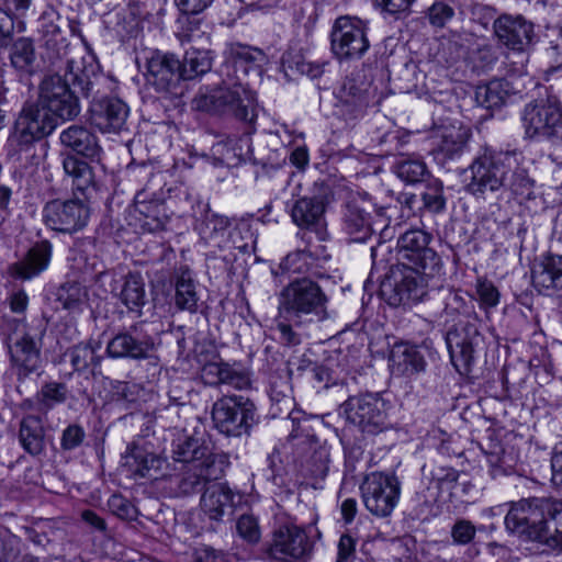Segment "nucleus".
<instances>
[{
  "instance_id": "23",
  "label": "nucleus",
  "mask_w": 562,
  "mask_h": 562,
  "mask_svg": "<svg viewBox=\"0 0 562 562\" xmlns=\"http://www.w3.org/2000/svg\"><path fill=\"white\" fill-rule=\"evenodd\" d=\"M325 199L321 195H304L295 200L291 206L292 222L301 229L314 232L319 239L325 234Z\"/></svg>"
},
{
  "instance_id": "4",
  "label": "nucleus",
  "mask_w": 562,
  "mask_h": 562,
  "mask_svg": "<svg viewBox=\"0 0 562 562\" xmlns=\"http://www.w3.org/2000/svg\"><path fill=\"white\" fill-rule=\"evenodd\" d=\"M172 459L179 467L177 495L189 496L201 492L212 481L220 480L225 471L226 458L213 453L199 438L186 437L173 443Z\"/></svg>"
},
{
  "instance_id": "41",
  "label": "nucleus",
  "mask_w": 562,
  "mask_h": 562,
  "mask_svg": "<svg viewBox=\"0 0 562 562\" xmlns=\"http://www.w3.org/2000/svg\"><path fill=\"white\" fill-rule=\"evenodd\" d=\"M99 349V344L81 342L68 349L66 356L75 371L85 372L100 366L101 357L97 355Z\"/></svg>"
},
{
  "instance_id": "2",
  "label": "nucleus",
  "mask_w": 562,
  "mask_h": 562,
  "mask_svg": "<svg viewBox=\"0 0 562 562\" xmlns=\"http://www.w3.org/2000/svg\"><path fill=\"white\" fill-rule=\"evenodd\" d=\"M524 162L525 157L517 149L485 148L469 167L471 179L465 190L481 199H486L488 193H495L501 189H507L515 195L529 198L532 193L533 180L524 168Z\"/></svg>"
},
{
  "instance_id": "33",
  "label": "nucleus",
  "mask_w": 562,
  "mask_h": 562,
  "mask_svg": "<svg viewBox=\"0 0 562 562\" xmlns=\"http://www.w3.org/2000/svg\"><path fill=\"white\" fill-rule=\"evenodd\" d=\"M19 442L33 457L41 456L46 448L43 420L36 415H26L20 422Z\"/></svg>"
},
{
  "instance_id": "43",
  "label": "nucleus",
  "mask_w": 562,
  "mask_h": 562,
  "mask_svg": "<svg viewBox=\"0 0 562 562\" xmlns=\"http://www.w3.org/2000/svg\"><path fill=\"white\" fill-rule=\"evenodd\" d=\"M199 296L195 284L189 272H182L176 282L175 304L180 311L195 313Z\"/></svg>"
},
{
  "instance_id": "20",
  "label": "nucleus",
  "mask_w": 562,
  "mask_h": 562,
  "mask_svg": "<svg viewBox=\"0 0 562 562\" xmlns=\"http://www.w3.org/2000/svg\"><path fill=\"white\" fill-rule=\"evenodd\" d=\"M42 322L35 328H30L10 346V355L13 366L18 369L19 376L26 378L41 366L42 338L45 334Z\"/></svg>"
},
{
  "instance_id": "64",
  "label": "nucleus",
  "mask_w": 562,
  "mask_h": 562,
  "mask_svg": "<svg viewBox=\"0 0 562 562\" xmlns=\"http://www.w3.org/2000/svg\"><path fill=\"white\" fill-rule=\"evenodd\" d=\"M182 14H199L204 11L213 0H173Z\"/></svg>"
},
{
  "instance_id": "63",
  "label": "nucleus",
  "mask_w": 562,
  "mask_h": 562,
  "mask_svg": "<svg viewBox=\"0 0 562 562\" xmlns=\"http://www.w3.org/2000/svg\"><path fill=\"white\" fill-rule=\"evenodd\" d=\"M357 539L350 533H342L338 541L337 562H350L356 552Z\"/></svg>"
},
{
  "instance_id": "44",
  "label": "nucleus",
  "mask_w": 562,
  "mask_h": 562,
  "mask_svg": "<svg viewBox=\"0 0 562 562\" xmlns=\"http://www.w3.org/2000/svg\"><path fill=\"white\" fill-rule=\"evenodd\" d=\"M56 299L65 310L80 311L88 301V290L79 282L68 281L57 289Z\"/></svg>"
},
{
  "instance_id": "61",
  "label": "nucleus",
  "mask_w": 562,
  "mask_h": 562,
  "mask_svg": "<svg viewBox=\"0 0 562 562\" xmlns=\"http://www.w3.org/2000/svg\"><path fill=\"white\" fill-rule=\"evenodd\" d=\"M21 554V540L16 536H9L0 547V562H18Z\"/></svg>"
},
{
  "instance_id": "59",
  "label": "nucleus",
  "mask_w": 562,
  "mask_h": 562,
  "mask_svg": "<svg viewBox=\"0 0 562 562\" xmlns=\"http://www.w3.org/2000/svg\"><path fill=\"white\" fill-rule=\"evenodd\" d=\"M238 535L248 542H257L260 538V531L256 518L251 515H243L237 520Z\"/></svg>"
},
{
  "instance_id": "11",
  "label": "nucleus",
  "mask_w": 562,
  "mask_h": 562,
  "mask_svg": "<svg viewBox=\"0 0 562 562\" xmlns=\"http://www.w3.org/2000/svg\"><path fill=\"white\" fill-rule=\"evenodd\" d=\"M369 47L367 29L360 19L344 15L335 20L330 31V49L339 61L358 60Z\"/></svg>"
},
{
  "instance_id": "13",
  "label": "nucleus",
  "mask_w": 562,
  "mask_h": 562,
  "mask_svg": "<svg viewBox=\"0 0 562 562\" xmlns=\"http://www.w3.org/2000/svg\"><path fill=\"white\" fill-rule=\"evenodd\" d=\"M142 60L146 83L159 93H175L182 81L181 61L171 53L158 49L144 52Z\"/></svg>"
},
{
  "instance_id": "8",
  "label": "nucleus",
  "mask_w": 562,
  "mask_h": 562,
  "mask_svg": "<svg viewBox=\"0 0 562 562\" xmlns=\"http://www.w3.org/2000/svg\"><path fill=\"white\" fill-rule=\"evenodd\" d=\"M214 427L228 437L248 435L258 422L252 401L241 395L223 396L212 406Z\"/></svg>"
},
{
  "instance_id": "7",
  "label": "nucleus",
  "mask_w": 562,
  "mask_h": 562,
  "mask_svg": "<svg viewBox=\"0 0 562 562\" xmlns=\"http://www.w3.org/2000/svg\"><path fill=\"white\" fill-rule=\"evenodd\" d=\"M525 138L562 148V103L555 97L529 102L521 112Z\"/></svg>"
},
{
  "instance_id": "3",
  "label": "nucleus",
  "mask_w": 562,
  "mask_h": 562,
  "mask_svg": "<svg viewBox=\"0 0 562 562\" xmlns=\"http://www.w3.org/2000/svg\"><path fill=\"white\" fill-rule=\"evenodd\" d=\"M505 527L512 533L562 551V501L546 497L521 499L512 505L505 517Z\"/></svg>"
},
{
  "instance_id": "36",
  "label": "nucleus",
  "mask_w": 562,
  "mask_h": 562,
  "mask_svg": "<svg viewBox=\"0 0 562 562\" xmlns=\"http://www.w3.org/2000/svg\"><path fill=\"white\" fill-rule=\"evenodd\" d=\"M121 302L131 312L140 314V308L146 303L145 282L139 273H128L120 292Z\"/></svg>"
},
{
  "instance_id": "6",
  "label": "nucleus",
  "mask_w": 562,
  "mask_h": 562,
  "mask_svg": "<svg viewBox=\"0 0 562 562\" xmlns=\"http://www.w3.org/2000/svg\"><path fill=\"white\" fill-rule=\"evenodd\" d=\"M237 79L232 85L223 82L215 88L200 91L193 100L195 109L252 124L257 119L256 95L239 77Z\"/></svg>"
},
{
  "instance_id": "30",
  "label": "nucleus",
  "mask_w": 562,
  "mask_h": 562,
  "mask_svg": "<svg viewBox=\"0 0 562 562\" xmlns=\"http://www.w3.org/2000/svg\"><path fill=\"white\" fill-rule=\"evenodd\" d=\"M227 54L234 68L237 71L241 70L245 76L251 74L259 78L268 63V57L263 50L240 43L231 44Z\"/></svg>"
},
{
  "instance_id": "21",
  "label": "nucleus",
  "mask_w": 562,
  "mask_h": 562,
  "mask_svg": "<svg viewBox=\"0 0 562 562\" xmlns=\"http://www.w3.org/2000/svg\"><path fill=\"white\" fill-rule=\"evenodd\" d=\"M90 105V122L102 133H120L125 128L130 114L127 104L115 97L95 99Z\"/></svg>"
},
{
  "instance_id": "17",
  "label": "nucleus",
  "mask_w": 562,
  "mask_h": 562,
  "mask_svg": "<svg viewBox=\"0 0 562 562\" xmlns=\"http://www.w3.org/2000/svg\"><path fill=\"white\" fill-rule=\"evenodd\" d=\"M401 279L395 282L387 303L392 306L409 305L423 301L429 291V281L439 271L428 273L417 266L402 265Z\"/></svg>"
},
{
  "instance_id": "1",
  "label": "nucleus",
  "mask_w": 562,
  "mask_h": 562,
  "mask_svg": "<svg viewBox=\"0 0 562 562\" xmlns=\"http://www.w3.org/2000/svg\"><path fill=\"white\" fill-rule=\"evenodd\" d=\"M65 74L44 78L40 87L38 104L55 120H72L80 113L79 99L70 85L79 88L81 94L90 98L100 92L105 78L99 72L94 56L82 49H69Z\"/></svg>"
},
{
  "instance_id": "5",
  "label": "nucleus",
  "mask_w": 562,
  "mask_h": 562,
  "mask_svg": "<svg viewBox=\"0 0 562 562\" xmlns=\"http://www.w3.org/2000/svg\"><path fill=\"white\" fill-rule=\"evenodd\" d=\"M328 297L310 277H296L278 294V313L296 326L327 316Z\"/></svg>"
},
{
  "instance_id": "26",
  "label": "nucleus",
  "mask_w": 562,
  "mask_h": 562,
  "mask_svg": "<svg viewBox=\"0 0 562 562\" xmlns=\"http://www.w3.org/2000/svg\"><path fill=\"white\" fill-rule=\"evenodd\" d=\"M53 246L48 240L35 243L25 256L9 268L11 276L23 281L32 280L44 272L50 262Z\"/></svg>"
},
{
  "instance_id": "42",
  "label": "nucleus",
  "mask_w": 562,
  "mask_h": 562,
  "mask_svg": "<svg viewBox=\"0 0 562 562\" xmlns=\"http://www.w3.org/2000/svg\"><path fill=\"white\" fill-rule=\"evenodd\" d=\"M65 172L72 178V186L77 191L86 193L93 186V171L91 167L72 156H67L63 160Z\"/></svg>"
},
{
  "instance_id": "10",
  "label": "nucleus",
  "mask_w": 562,
  "mask_h": 562,
  "mask_svg": "<svg viewBox=\"0 0 562 562\" xmlns=\"http://www.w3.org/2000/svg\"><path fill=\"white\" fill-rule=\"evenodd\" d=\"M361 497L366 508L375 517H389L395 509L400 495L401 482L395 474L371 472L360 485Z\"/></svg>"
},
{
  "instance_id": "9",
  "label": "nucleus",
  "mask_w": 562,
  "mask_h": 562,
  "mask_svg": "<svg viewBox=\"0 0 562 562\" xmlns=\"http://www.w3.org/2000/svg\"><path fill=\"white\" fill-rule=\"evenodd\" d=\"M43 221L50 229L63 234H76L90 222L92 210L87 196L47 202L43 207Z\"/></svg>"
},
{
  "instance_id": "49",
  "label": "nucleus",
  "mask_w": 562,
  "mask_h": 562,
  "mask_svg": "<svg viewBox=\"0 0 562 562\" xmlns=\"http://www.w3.org/2000/svg\"><path fill=\"white\" fill-rule=\"evenodd\" d=\"M416 0H373L374 9L384 20H402L412 12Z\"/></svg>"
},
{
  "instance_id": "40",
  "label": "nucleus",
  "mask_w": 562,
  "mask_h": 562,
  "mask_svg": "<svg viewBox=\"0 0 562 562\" xmlns=\"http://www.w3.org/2000/svg\"><path fill=\"white\" fill-rule=\"evenodd\" d=\"M507 97L508 82L505 80H492L486 85L477 86L475 89L477 105L488 110L501 108Z\"/></svg>"
},
{
  "instance_id": "55",
  "label": "nucleus",
  "mask_w": 562,
  "mask_h": 562,
  "mask_svg": "<svg viewBox=\"0 0 562 562\" xmlns=\"http://www.w3.org/2000/svg\"><path fill=\"white\" fill-rule=\"evenodd\" d=\"M86 438V431L79 424H70L63 431L60 436V448L64 451H71L82 445Z\"/></svg>"
},
{
  "instance_id": "15",
  "label": "nucleus",
  "mask_w": 562,
  "mask_h": 562,
  "mask_svg": "<svg viewBox=\"0 0 562 562\" xmlns=\"http://www.w3.org/2000/svg\"><path fill=\"white\" fill-rule=\"evenodd\" d=\"M56 127L55 119L38 103L25 105L14 123L10 136L12 145L19 150L26 149L33 143L49 135Z\"/></svg>"
},
{
  "instance_id": "45",
  "label": "nucleus",
  "mask_w": 562,
  "mask_h": 562,
  "mask_svg": "<svg viewBox=\"0 0 562 562\" xmlns=\"http://www.w3.org/2000/svg\"><path fill=\"white\" fill-rule=\"evenodd\" d=\"M125 460V463L140 477L151 476L150 471L159 470L164 463L158 456L148 453L139 448H132Z\"/></svg>"
},
{
  "instance_id": "58",
  "label": "nucleus",
  "mask_w": 562,
  "mask_h": 562,
  "mask_svg": "<svg viewBox=\"0 0 562 562\" xmlns=\"http://www.w3.org/2000/svg\"><path fill=\"white\" fill-rule=\"evenodd\" d=\"M108 505L110 510L122 519H134L137 516L136 507L122 495H112Z\"/></svg>"
},
{
  "instance_id": "16",
  "label": "nucleus",
  "mask_w": 562,
  "mask_h": 562,
  "mask_svg": "<svg viewBox=\"0 0 562 562\" xmlns=\"http://www.w3.org/2000/svg\"><path fill=\"white\" fill-rule=\"evenodd\" d=\"M431 235L418 228L402 234L397 240L402 265L417 266L431 271H440L441 260L437 252L429 247Z\"/></svg>"
},
{
  "instance_id": "56",
  "label": "nucleus",
  "mask_w": 562,
  "mask_h": 562,
  "mask_svg": "<svg viewBox=\"0 0 562 562\" xmlns=\"http://www.w3.org/2000/svg\"><path fill=\"white\" fill-rule=\"evenodd\" d=\"M58 20H60V16L54 9H48L41 15L40 30L43 36L47 38V44L55 41L61 33L60 26L57 24Z\"/></svg>"
},
{
  "instance_id": "27",
  "label": "nucleus",
  "mask_w": 562,
  "mask_h": 562,
  "mask_svg": "<svg viewBox=\"0 0 562 562\" xmlns=\"http://www.w3.org/2000/svg\"><path fill=\"white\" fill-rule=\"evenodd\" d=\"M235 497V493L226 483L211 484L201 496V510L210 520L221 521L225 516L233 514Z\"/></svg>"
},
{
  "instance_id": "28",
  "label": "nucleus",
  "mask_w": 562,
  "mask_h": 562,
  "mask_svg": "<svg viewBox=\"0 0 562 562\" xmlns=\"http://www.w3.org/2000/svg\"><path fill=\"white\" fill-rule=\"evenodd\" d=\"M532 284L542 294L562 290V256L547 255L532 269Z\"/></svg>"
},
{
  "instance_id": "54",
  "label": "nucleus",
  "mask_w": 562,
  "mask_h": 562,
  "mask_svg": "<svg viewBox=\"0 0 562 562\" xmlns=\"http://www.w3.org/2000/svg\"><path fill=\"white\" fill-rule=\"evenodd\" d=\"M429 24L436 29L445 27L454 16V9L445 1H435L427 10Z\"/></svg>"
},
{
  "instance_id": "31",
  "label": "nucleus",
  "mask_w": 562,
  "mask_h": 562,
  "mask_svg": "<svg viewBox=\"0 0 562 562\" xmlns=\"http://www.w3.org/2000/svg\"><path fill=\"white\" fill-rule=\"evenodd\" d=\"M390 368L396 375H412L424 371L426 361L416 346L401 342L392 348Z\"/></svg>"
},
{
  "instance_id": "39",
  "label": "nucleus",
  "mask_w": 562,
  "mask_h": 562,
  "mask_svg": "<svg viewBox=\"0 0 562 562\" xmlns=\"http://www.w3.org/2000/svg\"><path fill=\"white\" fill-rule=\"evenodd\" d=\"M68 397V387L61 382H46L35 394L37 411L47 415L55 406L64 404Z\"/></svg>"
},
{
  "instance_id": "18",
  "label": "nucleus",
  "mask_w": 562,
  "mask_h": 562,
  "mask_svg": "<svg viewBox=\"0 0 562 562\" xmlns=\"http://www.w3.org/2000/svg\"><path fill=\"white\" fill-rule=\"evenodd\" d=\"M482 341V337L474 324H463L447 331L446 344L451 362L459 373L470 371L474 362V353Z\"/></svg>"
},
{
  "instance_id": "51",
  "label": "nucleus",
  "mask_w": 562,
  "mask_h": 562,
  "mask_svg": "<svg viewBox=\"0 0 562 562\" xmlns=\"http://www.w3.org/2000/svg\"><path fill=\"white\" fill-rule=\"evenodd\" d=\"M424 207L431 213H440L446 209V198L443 195V186L439 180H432L426 187L422 194Z\"/></svg>"
},
{
  "instance_id": "52",
  "label": "nucleus",
  "mask_w": 562,
  "mask_h": 562,
  "mask_svg": "<svg viewBox=\"0 0 562 562\" xmlns=\"http://www.w3.org/2000/svg\"><path fill=\"white\" fill-rule=\"evenodd\" d=\"M306 437L311 441V448H313L314 450L313 456L311 458L312 464L310 467V472L313 476L323 479L328 473V450L324 447H314L317 443V439L314 435L306 434Z\"/></svg>"
},
{
  "instance_id": "38",
  "label": "nucleus",
  "mask_w": 562,
  "mask_h": 562,
  "mask_svg": "<svg viewBox=\"0 0 562 562\" xmlns=\"http://www.w3.org/2000/svg\"><path fill=\"white\" fill-rule=\"evenodd\" d=\"M212 59L210 49L194 47L188 49L181 61L182 80H191L210 71Z\"/></svg>"
},
{
  "instance_id": "47",
  "label": "nucleus",
  "mask_w": 562,
  "mask_h": 562,
  "mask_svg": "<svg viewBox=\"0 0 562 562\" xmlns=\"http://www.w3.org/2000/svg\"><path fill=\"white\" fill-rule=\"evenodd\" d=\"M10 58L13 67L21 71H31L35 61V49L31 40L19 38L11 48Z\"/></svg>"
},
{
  "instance_id": "53",
  "label": "nucleus",
  "mask_w": 562,
  "mask_h": 562,
  "mask_svg": "<svg viewBox=\"0 0 562 562\" xmlns=\"http://www.w3.org/2000/svg\"><path fill=\"white\" fill-rule=\"evenodd\" d=\"M475 289L479 296V303L482 308L487 311L498 305L501 294L492 281L479 278L476 280Z\"/></svg>"
},
{
  "instance_id": "62",
  "label": "nucleus",
  "mask_w": 562,
  "mask_h": 562,
  "mask_svg": "<svg viewBox=\"0 0 562 562\" xmlns=\"http://www.w3.org/2000/svg\"><path fill=\"white\" fill-rule=\"evenodd\" d=\"M276 326L278 331L280 333V340L288 346H296L301 342L300 335L293 330V326H296L294 323L289 322V319L278 317L276 319Z\"/></svg>"
},
{
  "instance_id": "19",
  "label": "nucleus",
  "mask_w": 562,
  "mask_h": 562,
  "mask_svg": "<svg viewBox=\"0 0 562 562\" xmlns=\"http://www.w3.org/2000/svg\"><path fill=\"white\" fill-rule=\"evenodd\" d=\"M498 42L515 52H526L536 42L533 24L522 15L503 14L494 21Z\"/></svg>"
},
{
  "instance_id": "24",
  "label": "nucleus",
  "mask_w": 562,
  "mask_h": 562,
  "mask_svg": "<svg viewBox=\"0 0 562 562\" xmlns=\"http://www.w3.org/2000/svg\"><path fill=\"white\" fill-rule=\"evenodd\" d=\"M154 340L148 335L138 334L137 326L115 335L106 346L109 357L113 359H146L154 349Z\"/></svg>"
},
{
  "instance_id": "57",
  "label": "nucleus",
  "mask_w": 562,
  "mask_h": 562,
  "mask_svg": "<svg viewBox=\"0 0 562 562\" xmlns=\"http://www.w3.org/2000/svg\"><path fill=\"white\" fill-rule=\"evenodd\" d=\"M475 533V526L468 519H458L450 531L453 543L458 546L471 543Z\"/></svg>"
},
{
  "instance_id": "12",
  "label": "nucleus",
  "mask_w": 562,
  "mask_h": 562,
  "mask_svg": "<svg viewBox=\"0 0 562 562\" xmlns=\"http://www.w3.org/2000/svg\"><path fill=\"white\" fill-rule=\"evenodd\" d=\"M313 551V542L306 531L296 525L278 527L267 543L265 553L274 562H304Z\"/></svg>"
},
{
  "instance_id": "50",
  "label": "nucleus",
  "mask_w": 562,
  "mask_h": 562,
  "mask_svg": "<svg viewBox=\"0 0 562 562\" xmlns=\"http://www.w3.org/2000/svg\"><path fill=\"white\" fill-rule=\"evenodd\" d=\"M191 15L192 14H182V16L178 19V23L181 25L177 33L178 38L181 43H209L210 35L200 31L201 21Z\"/></svg>"
},
{
  "instance_id": "60",
  "label": "nucleus",
  "mask_w": 562,
  "mask_h": 562,
  "mask_svg": "<svg viewBox=\"0 0 562 562\" xmlns=\"http://www.w3.org/2000/svg\"><path fill=\"white\" fill-rule=\"evenodd\" d=\"M432 481L441 490H450L459 479V472L450 467H437L431 472Z\"/></svg>"
},
{
  "instance_id": "14",
  "label": "nucleus",
  "mask_w": 562,
  "mask_h": 562,
  "mask_svg": "<svg viewBox=\"0 0 562 562\" xmlns=\"http://www.w3.org/2000/svg\"><path fill=\"white\" fill-rule=\"evenodd\" d=\"M340 409L346 419L362 432L376 435L387 428L384 403L372 394L350 396Z\"/></svg>"
},
{
  "instance_id": "48",
  "label": "nucleus",
  "mask_w": 562,
  "mask_h": 562,
  "mask_svg": "<svg viewBox=\"0 0 562 562\" xmlns=\"http://www.w3.org/2000/svg\"><path fill=\"white\" fill-rule=\"evenodd\" d=\"M470 137L467 128H446L441 134L440 150L450 158L462 153Z\"/></svg>"
},
{
  "instance_id": "34",
  "label": "nucleus",
  "mask_w": 562,
  "mask_h": 562,
  "mask_svg": "<svg viewBox=\"0 0 562 562\" xmlns=\"http://www.w3.org/2000/svg\"><path fill=\"white\" fill-rule=\"evenodd\" d=\"M344 227L351 240L357 243L367 240L373 232L370 214L355 204L347 205Z\"/></svg>"
},
{
  "instance_id": "32",
  "label": "nucleus",
  "mask_w": 562,
  "mask_h": 562,
  "mask_svg": "<svg viewBox=\"0 0 562 562\" xmlns=\"http://www.w3.org/2000/svg\"><path fill=\"white\" fill-rule=\"evenodd\" d=\"M61 144L90 159L99 158L101 147L98 144L97 136L89 130L80 125H71L60 134Z\"/></svg>"
},
{
  "instance_id": "25",
  "label": "nucleus",
  "mask_w": 562,
  "mask_h": 562,
  "mask_svg": "<svg viewBox=\"0 0 562 562\" xmlns=\"http://www.w3.org/2000/svg\"><path fill=\"white\" fill-rule=\"evenodd\" d=\"M201 378L211 386L227 385L235 390H247L251 386L250 373L238 364L227 362H207L203 366Z\"/></svg>"
},
{
  "instance_id": "37",
  "label": "nucleus",
  "mask_w": 562,
  "mask_h": 562,
  "mask_svg": "<svg viewBox=\"0 0 562 562\" xmlns=\"http://www.w3.org/2000/svg\"><path fill=\"white\" fill-rule=\"evenodd\" d=\"M280 269L284 273L296 274L297 277H316V258L307 250H295L290 252L280 263Z\"/></svg>"
},
{
  "instance_id": "29",
  "label": "nucleus",
  "mask_w": 562,
  "mask_h": 562,
  "mask_svg": "<svg viewBox=\"0 0 562 562\" xmlns=\"http://www.w3.org/2000/svg\"><path fill=\"white\" fill-rule=\"evenodd\" d=\"M134 207L139 225L145 232H160L169 222L165 204L158 200L147 201L144 191L136 193Z\"/></svg>"
},
{
  "instance_id": "22",
  "label": "nucleus",
  "mask_w": 562,
  "mask_h": 562,
  "mask_svg": "<svg viewBox=\"0 0 562 562\" xmlns=\"http://www.w3.org/2000/svg\"><path fill=\"white\" fill-rule=\"evenodd\" d=\"M232 220L225 215L207 211L199 227V233L206 243L212 244L221 249L236 248L244 249L246 244L243 243L240 231L237 226L232 229Z\"/></svg>"
},
{
  "instance_id": "46",
  "label": "nucleus",
  "mask_w": 562,
  "mask_h": 562,
  "mask_svg": "<svg viewBox=\"0 0 562 562\" xmlns=\"http://www.w3.org/2000/svg\"><path fill=\"white\" fill-rule=\"evenodd\" d=\"M396 176L406 183L422 182L428 173L426 164L417 157L398 160L394 166Z\"/></svg>"
},
{
  "instance_id": "35",
  "label": "nucleus",
  "mask_w": 562,
  "mask_h": 562,
  "mask_svg": "<svg viewBox=\"0 0 562 562\" xmlns=\"http://www.w3.org/2000/svg\"><path fill=\"white\" fill-rule=\"evenodd\" d=\"M485 456L493 479L509 475L514 472L517 456L513 448H505L501 443H491L485 451Z\"/></svg>"
}]
</instances>
